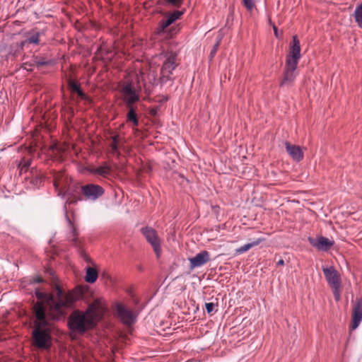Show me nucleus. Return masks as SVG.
<instances>
[{
	"mask_svg": "<svg viewBox=\"0 0 362 362\" xmlns=\"http://www.w3.org/2000/svg\"><path fill=\"white\" fill-rule=\"evenodd\" d=\"M54 186L56 190L58 191V195L61 196L62 192L60 189V186H61L60 182L59 180H57V179H55L54 181Z\"/></svg>",
	"mask_w": 362,
	"mask_h": 362,
	"instance_id": "nucleus-37",
	"label": "nucleus"
},
{
	"mask_svg": "<svg viewBox=\"0 0 362 362\" xmlns=\"http://www.w3.org/2000/svg\"><path fill=\"white\" fill-rule=\"evenodd\" d=\"M76 202V201H74V200H72V199H71V197H69L67 198V200H66V203H65L64 206V210L66 211V204H71V203H73V202Z\"/></svg>",
	"mask_w": 362,
	"mask_h": 362,
	"instance_id": "nucleus-39",
	"label": "nucleus"
},
{
	"mask_svg": "<svg viewBox=\"0 0 362 362\" xmlns=\"http://www.w3.org/2000/svg\"><path fill=\"white\" fill-rule=\"evenodd\" d=\"M88 171L92 175H100L105 177L110 175L111 166L107 163H103L100 166L89 168Z\"/></svg>",
	"mask_w": 362,
	"mask_h": 362,
	"instance_id": "nucleus-16",
	"label": "nucleus"
},
{
	"mask_svg": "<svg viewBox=\"0 0 362 362\" xmlns=\"http://www.w3.org/2000/svg\"><path fill=\"white\" fill-rule=\"evenodd\" d=\"M264 242V239L262 238H257L254 240H249L248 243H245L243 246L240 247L239 249H251L253 247L259 245L261 243Z\"/></svg>",
	"mask_w": 362,
	"mask_h": 362,
	"instance_id": "nucleus-24",
	"label": "nucleus"
},
{
	"mask_svg": "<svg viewBox=\"0 0 362 362\" xmlns=\"http://www.w3.org/2000/svg\"><path fill=\"white\" fill-rule=\"evenodd\" d=\"M310 245L316 249H327L334 245V240L323 236L309 238Z\"/></svg>",
	"mask_w": 362,
	"mask_h": 362,
	"instance_id": "nucleus-14",
	"label": "nucleus"
},
{
	"mask_svg": "<svg viewBox=\"0 0 362 362\" xmlns=\"http://www.w3.org/2000/svg\"><path fill=\"white\" fill-rule=\"evenodd\" d=\"M165 59V62L161 68V76L160 82L161 83H165L168 81L171 80L170 76L173 74V71L176 68L177 64L175 63L176 55L173 52H166L163 54Z\"/></svg>",
	"mask_w": 362,
	"mask_h": 362,
	"instance_id": "nucleus-5",
	"label": "nucleus"
},
{
	"mask_svg": "<svg viewBox=\"0 0 362 362\" xmlns=\"http://www.w3.org/2000/svg\"><path fill=\"white\" fill-rule=\"evenodd\" d=\"M182 11H175L173 13H169L167 16L171 20L172 23H174L176 20L179 19L180 17L183 14Z\"/></svg>",
	"mask_w": 362,
	"mask_h": 362,
	"instance_id": "nucleus-30",
	"label": "nucleus"
},
{
	"mask_svg": "<svg viewBox=\"0 0 362 362\" xmlns=\"http://www.w3.org/2000/svg\"><path fill=\"white\" fill-rule=\"evenodd\" d=\"M98 305H88L86 311L74 310L68 318V327L72 334L82 335L97 324Z\"/></svg>",
	"mask_w": 362,
	"mask_h": 362,
	"instance_id": "nucleus-3",
	"label": "nucleus"
},
{
	"mask_svg": "<svg viewBox=\"0 0 362 362\" xmlns=\"http://www.w3.org/2000/svg\"><path fill=\"white\" fill-rule=\"evenodd\" d=\"M333 290V295H334V299L338 301L340 300V288H341V285H339V286H334V287H331Z\"/></svg>",
	"mask_w": 362,
	"mask_h": 362,
	"instance_id": "nucleus-33",
	"label": "nucleus"
},
{
	"mask_svg": "<svg viewBox=\"0 0 362 362\" xmlns=\"http://www.w3.org/2000/svg\"><path fill=\"white\" fill-rule=\"evenodd\" d=\"M85 259H86V262H89V263H92V261H91V259H90V257H85Z\"/></svg>",
	"mask_w": 362,
	"mask_h": 362,
	"instance_id": "nucleus-43",
	"label": "nucleus"
},
{
	"mask_svg": "<svg viewBox=\"0 0 362 362\" xmlns=\"http://www.w3.org/2000/svg\"><path fill=\"white\" fill-rule=\"evenodd\" d=\"M32 174L31 177L25 176V179L27 180H29L30 184L33 185L35 187H39L42 182V178L40 175L37 174L36 172L35 174L33 173V171L30 172Z\"/></svg>",
	"mask_w": 362,
	"mask_h": 362,
	"instance_id": "nucleus-21",
	"label": "nucleus"
},
{
	"mask_svg": "<svg viewBox=\"0 0 362 362\" xmlns=\"http://www.w3.org/2000/svg\"><path fill=\"white\" fill-rule=\"evenodd\" d=\"M243 4L249 11H251L255 7V2L253 0H243Z\"/></svg>",
	"mask_w": 362,
	"mask_h": 362,
	"instance_id": "nucleus-32",
	"label": "nucleus"
},
{
	"mask_svg": "<svg viewBox=\"0 0 362 362\" xmlns=\"http://www.w3.org/2000/svg\"><path fill=\"white\" fill-rule=\"evenodd\" d=\"M322 272L325 275V279L330 287L341 285V277L339 272L334 268V267H324Z\"/></svg>",
	"mask_w": 362,
	"mask_h": 362,
	"instance_id": "nucleus-11",
	"label": "nucleus"
},
{
	"mask_svg": "<svg viewBox=\"0 0 362 362\" xmlns=\"http://www.w3.org/2000/svg\"><path fill=\"white\" fill-rule=\"evenodd\" d=\"M182 11H175L173 13H169L167 16L171 20L172 23H174L176 20L179 19L180 17L183 14Z\"/></svg>",
	"mask_w": 362,
	"mask_h": 362,
	"instance_id": "nucleus-31",
	"label": "nucleus"
},
{
	"mask_svg": "<svg viewBox=\"0 0 362 362\" xmlns=\"http://www.w3.org/2000/svg\"><path fill=\"white\" fill-rule=\"evenodd\" d=\"M297 65L298 64L286 61L284 78L281 83V86H289L294 81L296 76V70Z\"/></svg>",
	"mask_w": 362,
	"mask_h": 362,
	"instance_id": "nucleus-9",
	"label": "nucleus"
},
{
	"mask_svg": "<svg viewBox=\"0 0 362 362\" xmlns=\"http://www.w3.org/2000/svg\"><path fill=\"white\" fill-rule=\"evenodd\" d=\"M98 277V273L96 269L91 267H86V276L85 280L86 282L93 284L95 283Z\"/></svg>",
	"mask_w": 362,
	"mask_h": 362,
	"instance_id": "nucleus-20",
	"label": "nucleus"
},
{
	"mask_svg": "<svg viewBox=\"0 0 362 362\" xmlns=\"http://www.w3.org/2000/svg\"><path fill=\"white\" fill-rule=\"evenodd\" d=\"M128 110L127 114V122L132 123L134 127L139 126V119L137 117L136 111L137 107L135 105L126 106Z\"/></svg>",
	"mask_w": 362,
	"mask_h": 362,
	"instance_id": "nucleus-17",
	"label": "nucleus"
},
{
	"mask_svg": "<svg viewBox=\"0 0 362 362\" xmlns=\"http://www.w3.org/2000/svg\"><path fill=\"white\" fill-rule=\"evenodd\" d=\"M30 161L28 160L24 159L23 161H21L19 165L20 173L22 175L24 173H27V171L30 167Z\"/></svg>",
	"mask_w": 362,
	"mask_h": 362,
	"instance_id": "nucleus-29",
	"label": "nucleus"
},
{
	"mask_svg": "<svg viewBox=\"0 0 362 362\" xmlns=\"http://www.w3.org/2000/svg\"><path fill=\"white\" fill-rule=\"evenodd\" d=\"M40 33L37 32L34 30L30 31L27 34V37L25 40L21 41L24 47L27 44H35L38 45L40 43Z\"/></svg>",
	"mask_w": 362,
	"mask_h": 362,
	"instance_id": "nucleus-18",
	"label": "nucleus"
},
{
	"mask_svg": "<svg viewBox=\"0 0 362 362\" xmlns=\"http://www.w3.org/2000/svg\"><path fill=\"white\" fill-rule=\"evenodd\" d=\"M35 294L37 301L33 308V314L37 305L40 303L44 310L45 316L49 315L54 320H60L66 315V310L72 308L79 299L80 293L74 291H64L59 285H56L53 293H47L35 289Z\"/></svg>",
	"mask_w": 362,
	"mask_h": 362,
	"instance_id": "nucleus-1",
	"label": "nucleus"
},
{
	"mask_svg": "<svg viewBox=\"0 0 362 362\" xmlns=\"http://www.w3.org/2000/svg\"><path fill=\"white\" fill-rule=\"evenodd\" d=\"M81 192L86 199L95 201L104 194L105 189L98 185L88 184L81 187Z\"/></svg>",
	"mask_w": 362,
	"mask_h": 362,
	"instance_id": "nucleus-7",
	"label": "nucleus"
},
{
	"mask_svg": "<svg viewBox=\"0 0 362 362\" xmlns=\"http://www.w3.org/2000/svg\"><path fill=\"white\" fill-rule=\"evenodd\" d=\"M34 63L37 67H40L45 65L52 64L51 60H48L44 57H35L34 59Z\"/></svg>",
	"mask_w": 362,
	"mask_h": 362,
	"instance_id": "nucleus-26",
	"label": "nucleus"
},
{
	"mask_svg": "<svg viewBox=\"0 0 362 362\" xmlns=\"http://www.w3.org/2000/svg\"><path fill=\"white\" fill-rule=\"evenodd\" d=\"M116 313L121 322L126 325H132L136 321L138 313L125 305L117 303Z\"/></svg>",
	"mask_w": 362,
	"mask_h": 362,
	"instance_id": "nucleus-6",
	"label": "nucleus"
},
{
	"mask_svg": "<svg viewBox=\"0 0 362 362\" xmlns=\"http://www.w3.org/2000/svg\"><path fill=\"white\" fill-rule=\"evenodd\" d=\"M119 91L126 106L134 105L140 100L139 93L132 82H124L120 86Z\"/></svg>",
	"mask_w": 362,
	"mask_h": 362,
	"instance_id": "nucleus-4",
	"label": "nucleus"
},
{
	"mask_svg": "<svg viewBox=\"0 0 362 362\" xmlns=\"http://www.w3.org/2000/svg\"><path fill=\"white\" fill-rule=\"evenodd\" d=\"M171 20L166 16L165 18L162 19L159 23V30L160 31L164 30L165 28H167L169 25L172 24Z\"/></svg>",
	"mask_w": 362,
	"mask_h": 362,
	"instance_id": "nucleus-28",
	"label": "nucleus"
},
{
	"mask_svg": "<svg viewBox=\"0 0 362 362\" xmlns=\"http://www.w3.org/2000/svg\"><path fill=\"white\" fill-rule=\"evenodd\" d=\"M286 150L292 159L300 162L303 158V152L299 146L291 144L289 142L285 143Z\"/></svg>",
	"mask_w": 362,
	"mask_h": 362,
	"instance_id": "nucleus-15",
	"label": "nucleus"
},
{
	"mask_svg": "<svg viewBox=\"0 0 362 362\" xmlns=\"http://www.w3.org/2000/svg\"><path fill=\"white\" fill-rule=\"evenodd\" d=\"M119 134H115L110 136L111 143L110 144V153L112 156H119L120 152L119 151Z\"/></svg>",
	"mask_w": 362,
	"mask_h": 362,
	"instance_id": "nucleus-19",
	"label": "nucleus"
},
{
	"mask_svg": "<svg viewBox=\"0 0 362 362\" xmlns=\"http://www.w3.org/2000/svg\"><path fill=\"white\" fill-rule=\"evenodd\" d=\"M66 219L68 222V224H69V228L71 231V234H72V240H74L76 237L78 235V232H77V230H76V226H74V223L71 221V219L69 218V216H67V214H66Z\"/></svg>",
	"mask_w": 362,
	"mask_h": 362,
	"instance_id": "nucleus-27",
	"label": "nucleus"
},
{
	"mask_svg": "<svg viewBox=\"0 0 362 362\" xmlns=\"http://www.w3.org/2000/svg\"><path fill=\"white\" fill-rule=\"evenodd\" d=\"M276 264H277V265H278V266L284 265V260H283V259H279V260L277 262V263H276Z\"/></svg>",
	"mask_w": 362,
	"mask_h": 362,
	"instance_id": "nucleus-40",
	"label": "nucleus"
},
{
	"mask_svg": "<svg viewBox=\"0 0 362 362\" xmlns=\"http://www.w3.org/2000/svg\"><path fill=\"white\" fill-rule=\"evenodd\" d=\"M42 281H43L42 278L37 276L33 279V281H31V284H40V283H42Z\"/></svg>",
	"mask_w": 362,
	"mask_h": 362,
	"instance_id": "nucleus-38",
	"label": "nucleus"
},
{
	"mask_svg": "<svg viewBox=\"0 0 362 362\" xmlns=\"http://www.w3.org/2000/svg\"><path fill=\"white\" fill-rule=\"evenodd\" d=\"M69 87L71 91L76 93L81 98H84L86 97V95L81 89L80 86L75 81L69 80Z\"/></svg>",
	"mask_w": 362,
	"mask_h": 362,
	"instance_id": "nucleus-23",
	"label": "nucleus"
},
{
	"mask_svg": "<svg viewBox=\"0 0 362 362\" xmlns=\"http://www.w3.org/2000/svg\"><path fill=\"white\" fill-rule=\"evenodd\" d=\"M274 34L276 37H278V32H277V30H276V27H274Z\"/></svg>",
	"mask_w": 362,
	"mask_h": 362,
	"instance_id": "nucleus-44",
	"label": "nucleus"
},
{
	"mask_svg": "<svg viewBox=\"0 0 362 362\" xmlns=\"http://www.w3.org/2000/svg\"><path fill=\"white\" fill-rule=\"evenodd\" d=\"M166 2L173 6L179 7L182 3V0H166Z\"/></svg>",
	"mask_w": 362,
	"mask_h": 362,
	"instance_id": "nucleus-35",
	"label": "nucleus"
},
{
	"mask_svg": "<svg viewBox=\"0 0 362 362\" xmlns=\"http://www.w3.org/2000/svg\"><path fill=\"white\" fill-rule=\"evenodd\" d=\"M221 39H222V37L220 35H218V37H217V41H216V44L214 45L213 48L211 50V57H213L216 54V52L217 51V49H218V47L219 46V44L221 42Z\"/></svg>",
	"mask_w": 362,
	"mask_h": 362,
	"instance_id": "nucleus-34",
	"label": "nucleus"
},
{
	"mask_svg": "<svg viewBox=\"0 0 362 362\" xmlns=\"http://www.w3.org/2000/svg\"><path fill=\"white\" fill-rule=\"evenodd\" d=\"M354 18L358 25L362 28V4L356 7Z\"/></svg>",
	"mask_w": 362,
	"mask_h": 362,
	"instance_id": "nucleus-25",
	"label": "nucleus"
},
{
	"mask_svg": "<svg viewBox=\"0 0 362 362\" xmlns=\"http://www.w3.org/2000/svg\"><path fill=\"white\" fill-rule=\"evenodd\" d=\"M214 306L215 305L214 303H206L205 304V308L207 313L210 314L213 311Z\"/></svg>",
	"mask_w": 362,
	"mask_h": 362,
	"instance_id": "nucleus-36",
	"label": "nucleus"
},
{
	"mask_svg": "<svg viewBox=\"0 0 362 362\" xmlns=\"http://www.w3.org/2000/svg\"><path fill=\"white\" fill-rule=\"evenodd\" d=\"M246 250H236V254L237 255H240V254H242L243 252H245Z\"/></svg>",
	"mask_w": 362,
	"mask_h": 362,
	"instance_id": "nucleus-42",
	"label": "nucleus"
},
{
	"mask_svg": "<svg viewBox=\"0 0 362 362\" xmlns=\"http://www.w3.org/2000/svg\"><path fill=\"white\" fill-rule=\"evenodd\" d=\"M24 47L22 42L13 43L8 48V54L11 56H16Z\"/></svg>",
	"mask_w": 362,
	"mask_h": 362,
	"instance_id": "nucleus-22",
	"label": "nucleus"
},
{
	"mask_svg": "<svg viewBox=\"0 0 362 362\" xmlns=\"http://www.w3.org/2000/svg\"><path fill=\"white\" fill-rule=\"evenodd\" d=\"M362 322V297L356 298L352 312V322L351 329H356Z\"/></svg>",
	"mask_w": 362,
	"mask_h": 362,
	"instance_id": "nucleus-13",
	"label": "nucleus"
},
{
	"mask_svg": "<svg viewBox=\"0 0 362 362\" xmlns=\"http://www.w3.org/2000/svg\"><path fill=\"white\" fill-rule=\"evenodd\" d=\"M67 196H69V190L63 195V198H65Z\"/></svg>",
	"mask_w": 362,
	"mask_h": 362,
	"instance_id": "nucleus-45",
	"label": "nucleus"
},
{
	"mask_svg": "<svg viewBox=\"0 0 362 362\" xmlns=\"http://www.w3.org/2000/svg\"><path fill=\"white\" fill-rule=\"evenodd\" d=\"M157 257L158 258L160 255L161 250H155Z\"/></svg>",
	"mask_w": 362,
	"mask_h": 362,
	"instance_id": "nucleus-41",
	"label": "nucleus"
},
{
	"mask_svg": "<svg viewBox=\"0 0 362 362\" xmlns=\"http://www.w3.org/2000/svg\"><path fill=\"white\" fill-rule=\"evenodd\" d=\"M140 230L153 249H160V239L154 228L151 226H145L141 228Z\"/></svg>",
	"mask_w": 362,
	"mask_h": 362,
	"instance_id": "nucleus-8",
	"label": "nucleus"
},
{
	"mask_svg": "<svg viewBox=\"0 0 362 362\" xmlns=\"http://www.w3.org/2000/svg\"><path fill=\"white\" fill-rule=\"evenodd\" d=\"M290 52L286 57V61L291 63L298 64L300 58V41L296 35L293 37L292 42L290 45Z\"/></svg>",
	"mask_w": 362,
	"mask_h": 362,
	"instance_id": "nucleus-12",
	"label": "nucleus"
},
{
	"mask_svg": "<svg viewBox=\"0 0 362 362\" xmlns=\"http://www.w3.org/2000/svg\"><path fill=\"white\" fill-rule=\"evenodd\" d=\"M52 320L45 316L43 308L38 303L35 308V316L33 317V327L32 331L33 344L40 349H48L52 345Z\"/></svg>",
	"mask_w": 362,
	"mask_h": 362,
	"instance_id": "nucleus-2",
	"label": "nucleus"
},
{
	"mask_svg": "<svg viewBox=\"0 0 362 362\" xmlns=\"http://www.w3.org/2000/svg\"><path fill=\"white\" fill-rule=\"evenodd\" d=\"M210 259V255L206 250H202L194 257H188L189 269L193 270L204 265Z\"/></svg>",
	"mask_w": 362,
	"mask_h": 362,
	"instance_id": "nucleus-10",
	"label": "nucleus"
}]
</instances>
